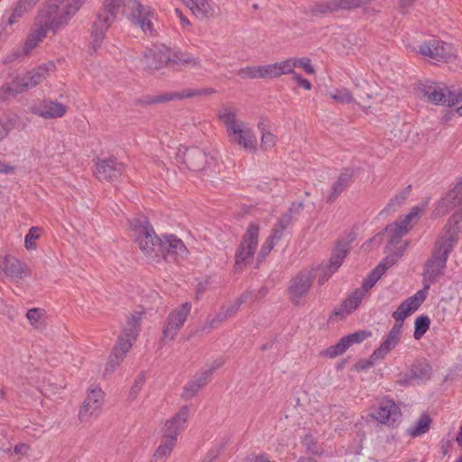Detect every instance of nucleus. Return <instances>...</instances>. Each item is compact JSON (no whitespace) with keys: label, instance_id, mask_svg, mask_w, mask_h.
I'll return each instance as SVG.
<instances>
[{"label":"nucleus","instance_id":"39","mask_svg":"<svg viewBox=\"0 0 462 462\" xmlns=\"http://www.w3.org/2000/svg\"><path fill=\"white\" fill-rule=\"evenodd\" d=\"M273 67V78H279L282 75L291 74L293 76L295 69L294 58H290L280 62L272 64Z\"/></svg>","mask_w":462,"mask_h":462},{"label":"nucleus","instance_id":"57","mask_svg":"<svg viewBox=\"0 0 462 462\" xmlns=\"http://www.w3.org/2000/svg\"><path fill=\"white\" fill-rule=\"evenodd\" d=\"M280 241V239L274 237L272 234L265 239L264 243L263 244L260 252L259 256L262 259H264L270 252L273 249L274 245Z\"/></svg>","mask_w":462,"mask_h":462},{"label":"nucleus","instance_id":"56","mask_svg":"<svg viewBox=\"0 0 462 462\" xmlns=\"http://www.w3.org/2000/svg\"><path fill=\"white\" fill-rule=\"evenodd\" d=\"M40 236V228L37 226H32L29 229L28 234L24 238V245L26 249L32 250L36 248L35 240Z\"/></svg>","mask_w":462,"mask_h":462},{"label":"nucleus","instance_id":"14","mask_svg":"<svg viewBox=\"0 0 462 462\" xmlns=\"http://www.w3.org/2000/svg\"><path fill=\"white\" fill-rule=\"evenodd\" d=\"M419 52L434 62H446L452 55L451 46L436 38L424 41L419 46Z\"/></svg>","mask_w":462,"mask_h":462},{"label":"nucleus","instance_id":"6","mask_svg":"<svg viewBox=\"0 0 462 462\" xmlns=\"http://www.w3.org/2000/svg\"><path fill=\"white\" fill-rule=\"evenodd\" d=\"M462 233V215L453 214L438 235L431 254L448 261Z\"/></svg>","mask_w":462,"mask_h":462},{"label":"nucleus","instance_id":"62","mask_svg":"<svg viewBox=\"0 0 462 462\" xmlns=\"http://www.w3.org/2000/svg\"><path fill=\"white\" fill-rule=\"evenodd\" d=\"M237 75L245 79H256L255 66L242 68L237 71Z\"/></svg>","mask_w":462,"mask_h":462},{"label":"nucleus","instance_id":"3","mask_svg":"<svg viewBox=\"0 0 462 462\" xmlns=\"http://www.w3.org/2000/svg\"><path fill=\"white\" fill-rule=\"evenodd\" d=\"M143 314V311H134L127 318L125 327L119 336L117 343L113 349V353L106 365L105 374L114 373L132 348L133 344L136 341L139 335L140 324Z\"/></svg>","mask_w":462,"mask_h":462},{"label":"nucleus","instance_id":"37","mask_svg":"<svg viewBox=\"0 0 462 462\" xmlns=\"http://www.w3.org/2000/svg\"><path fill=\"white\" fill-rule=\"evenodd\" d=\"M175 440L170 438H164L162 436V440L158 448L155 449L153 453V462H164L165 459L171 455L173 450V448L176 445Z\"/></svg>","mask_w":462,"mask_h":462},{"label":"nucleus","instance_id":"47","mask_svg":"<svg viewBox=\"0 0 462 462\" xmlns=\"http://www.w3.org/2000/svg\"><path fill=\"white\" fill-rule=\"evenodd\" d=\"M370 4V0H336L337 11H351Z\"/></svg>","mask_w":462,"mask_h":462},{"label":"nucleus","instance_id":"13","mask_svg":"<svg viewBox=\"0 0 462 462\" xmlns=\"http://www.w3.org/2000/svg\"><path fill=\"white\" fill-rule=\"evenodd\" d=\"M453 209H457L455 214L462 215V180L437 203L432 217H443Z\"/></svg>","mask_w":462,"mask_h":462},{"label":"nucleus","instance_id":"25","mask_svg":"<svg viewBox=\"0 0 462 462\" xmlns=\"http://www.w3.org/2000/svg\"><path fill=\"white\" fill-rule=\"evenodd\" d=\"M401 337L402 328H399V325H393L388 332L385 339L372 354V358L383 359L384 356L398 345Z\"/></svg>","mask_w":462,"mask_h":462},{"label":"nucleus","instance_id":"22","mask_svg":"<svg viewBox=\"0 0 462 462\" xmlns=\"http://www.w3.org/2000/svg\"><path fill=\"white\" fill-rule=\"evenodd\" d=\"M68 111L67 106L62 103L45 99L32 108V112L44 119H56L62 117Z\"/></svg>","mask_w":462,"mask_h":462},{"label":"nucleus","instance_id":"8","mask_svg":"<svg viewBox=\"0 0 462 462\" xmlns=\"http://www.w3.org/2000/svg\"><path fill=\"white\" fill-rule=\"evenodd\" d=\"M260 227L257 224L251 223L243 236L241 244L235 256V271H242L253 258L258 245Z\"/></svg>","mask_w":462,"mask_h":462},{"label":"nucleus","instance_id":"64","mask_svg":"<svg viewBox=\"0 0 462 462\" xmlns=\"http://www.w3.org/2000/svg\"><path fill=\"white\" fill-rule=\"evenodd\" d=\"M144 382H145L144 374H139L132 386L131 393L134 395H137L138 393L141 391L143 385L144 384Z\"/></svg>","mask_w":462,"mask_h":462},{"label":"nucleus","instance_id":"10","mask_svg":"<svg viewBox=\"0 0 462 462\" xmlns=\"http://www.w3.org/2000/svg\"><path fill=\"white\" fill-rule=\"evenodd\" d=\"M123 14L133 24L140 27L144 33L152 32V12L150 6L142 5L138 0H128L124 5Z\"/></svg>","mask_w":462,"mask_h":462},{"label":"nucleus","instance_id":"40","mask_svg":"<svg viewBox=\"0 0 462 462\" xmlns=\"http://www.w3.org/2000/svg\"><path fill=\"white\" fill-rule=\"evenodd\" d=\"M45 315L43 309L32 308L27 311L26 318L34 328L42 329L45 327Z\"/></svg>","mask_w":462,"mask_h":462},{"label":"nucleus","instance_id":"61","mask_svg":"<svg viewBox=\"0 0 462 462\" xmlns=\"http://www.w3.org/2000/svg\"><path fill=\"white\" fill-rule=\"evenodd\" d=\"M256 79H273L272 64L255 66Z\"/></svg>","mask_w":462,"mask_h":462},{"label":"nucleus","instance_id":"12","mask_svg":"<svg viewBox=\"0 0 462 462\" xmlns=\"http://www.w3.org/2000/svg\"><path fill=\"white\" fill-rule=\"evenodd\" d=\"M105 393L98 386H92L88 390L87 397L79 411V420L81 422L89 421L97 417L104 403Z\"/></svg>","mask_w":462,"mask_h":462},{"label":"nucleus","instance_id":"5","mask_svg":"<svg viewBox=\"0 0 462 462\" xmlns=\"http://www.w3.org/2000/svg\"><path fill=\"white\" fill-rule=\"evenodd\" d=\"M125 0H104L102 7L97 14L93 23L90 52H95L101 46L106 33L115 23L120 8L125 5Z\"/></svg>","mask_w":462,"mask_h":462},{"label":"nucleus","instance_id":"46","mask_svg":"<svg viewBox=\"0 0 462 462\" xmlns=\"http://www.w3.org/2000/svg\"><path fill=\"white\" fill-rule=\"evenodd\" d=\"M409 188L410 187H408L407 189H405L402 190L401 192H399L398 194H396L388 202V204L384 208L383 211H385V212L396 211L397 208H399L401 206H402L410 194Z\"/></svg>","mask_w":462,"mask_h":462},{"label":"nucleus","instance_id":"27","mask_svg":"<svg viewBox=\"0 0 462 462\" xmlns=\"http://www.w3.org/2000/svg\"><path fill=\"white\" fill-rule=\"evenodd\" d=\"M354 172L350 169H345L333 182L327 196V202L333 203L340 194L352 183Z\"/></svg>","mask_w":462,"mask_h":462},{"label":"nucleus","instance_id":"1","mask_svg":"<svg viewBox=\"0 0 462 462\" xmlns=\"http://www.w3.org/2000/svg\"><path fill=\"white\" fill-rule=\"evenodd\" d=\"M238 110L231 105H223L217 109V117L225 125L226 135L231 143L245 150L255 152L258 142L249 124L237 119Z\"/></svg>","mask_w":462,"mask_h":462},{"label":"nucleus","instance_id":"17","mask_svg":"<svg viewBox=\"0 0 462 462\" xmlns=\"http://www.w3.org/2000/svg\"><path fill=\"white\" fill-rule=\"evenodd\" d=\"M409 242L406 241L402 248L398 250V252H395L393 256H387L385 259H383V261L381 262L364 280L362 287L358 290L364 291V294L366 295L369 290H371L375 285L383 273L394 263L396 259L402 255L403 251L407 248Z\"/></svg>","mask_w":462,"mask_h":462},{"label":"nucleus","instance_id":"38","mask_svg":"<svg viewBox=\"0 0 462 462\" xmlns=\"http://www.w3.org/2000/svg\"><path fill=\"white\" fill-rule=\"evenodd\" d=\"M292 222V208H290L286 212L282 213L277 223L273 226L271 234L278 239H282L284 230L291 226Z\"/></svg>","mask_w":462,"mask_h":462},{"label":"nucleus","instance_id":"19","mask_svg":"<svg viewBox=\"0 0 462 462\" xmlns=\"http://www.w3.org/2000/svg\"><path fill=\"white\" fill-rule=\"evenodd\" d=\"M125 171V165L114 157L98 159L96 162L95 174L99 180L113 181L118 179Z\"/></svg>","mask_w":462,"mask_h":462},{"label":"nucleus","instance_id":"30","mask_svg":"<svg viewBox=\"0 0 462 462\" xmlns=\"http://www.w3.org/2000/svg\"><path fill=\"white\" fill-rule=\"evenodd\" d=\"M55 69L52 62L42 64L32 70L24 74L29 88H32L42 82L50 74L51 70Z\"/></svg>","mask_w":462,"mask_h":462},{"label":"nucleus","instance_id":"34","mask_svg":"<svg viewBox=\"0 0 462 462\" xmlns=\"http://www.w3.org/2000/svg\"><path fill=\"white\" fill-rule=\"evenodd\" d=\"M40 0H19L13 8L12 14L7 20L9 26L16 23L26 13L32 10Z\"/></svg>","mask_w":462,"mask_h":462},{"label":"nucleus","instance_id":"49","mask_svg":"<svg viewBox=\"0 0 462 462\" xmlns=\"http://www.w3.org/2000/svg\"><path fill=\"white\" fill-rule=\"evenodd\" d=\"M430 320L428 316H420L416 318L414 325L415 330L413 337L415 339H420L427 332L430 328Z\"/></svg>","mask_w":462,"mask_h":462},{"label":"nucleus","instance_id":"60","mask_svg":"<svg viewBox=\"0 0 462 462\" xmlns=\"http://www.w3.org/2000/svg\"><path fill=\"white\" fill-rule=\"evenodd\" d=\"M211 377L210 371H202L201 373L196 374L191 381L196 383V384L200 387V389L204 388L208 383L209 382Z\"/></svg>","mask_w":462,"mask_h":462},{"label":"nucleus","instance_id":"29","mask_svg":"<svg viewBox=\"0 0 462 462\" xmlns=\"http://www.w3.org/2000/svg\"><path fill=\"white\" fill-rule=\"evenodd\" d=\"M184 163L191 171H200L207 162L206 153L199 148L186 149L183 153Z\"/></svg>","mask_w":462,"mask_h":462},{"label":"nucleus","instance_id":"11","mask_svg":"<svg viewBox=\"0 0 462 462\" xmlns=\"http://www.w3.org/2000/svg\"><path fill=\"white\" fill-rule=\"evenodd\" d=\"M191 311V303L184 302L168 315L162 331V341H172L184 326Z\"/></svg>","mask_w":462,"mask_h":462},{"label":"nucleus","instance_id":"48","mask_svg":"<svg viewBox=\"0 0 462 462\" xmlns=\"http://www.w3.org/2000/svg\"><path fill=\"white\" fill-rule=\"evenodd\" d=\"M315 14H328L337 12L336 0H325L315 4L311 9Z\"/></svg>","mask_w":462,"mask_h":462},{"label":"nucleus","instance_id":"58","mask_svg":"<svg viewBox=\"0 0 462 462\" xmlns=\"http://www.w3.org/2000/svg\"><path fill=\"white\" fill-rule=\"evenodd\" d=\"M295 68L302 69L307 74L313 75L315 73V69L311 64V60L310 58L302 57V58H294Z\"/></svg>","mask_w":462,"mask_h":462},{"label":"nucleus","instance_id":"35","mask_svg":"<svg viewBox=\"0 0 462 462\" xmlns=\"http://www.w3.org/2000/svg\"><path fill=\"white\" fill-rule=\"evenodd\" d=\"M364 291L356 289L346 300L343 301L340 308L335 311L336 315L349 314L360 305L364 297Z\"/></svg>","mask_w":462,"mask_h":462},{"label":"nucleus","instance_id":"53","mask_svg":"<svg viewBox=\"0 0 462 462\" xmlns=\"http://www.w3.org/2000/svg\"><path fill=\"white\" fill-rule=\"evenodd\" d=\"M262 133L261 136V148L263 150H270L276 145L277 137L271 132L265 130L263 127L259 125Z\"/></svg>","mask_w":462,"mask_h":462},{"label":"nucleus","instance_id":"15","mask_svg":"<svg viewBox=\"0 0 462 462\" xmlns=\"http://www.w3.org/2000/svg\"><path fill=\"white\" fill-rule=\"evenodd\" d=\"M447 262L433 254L425 262L422 273L423 288L420 291H425L426 295H428L430 285L439 282L444 275Z\"/></svg>","mask_w":462,"mask_h":462},{"label":"nucleus","instance_id":"28","mask_svg":"<svg viewBox=\"0 0 462 462\" xmlns=\"http://www.w3.org/2000/svg\"><path fill=\"white\" fill-rule=\"evenodd\" d=\"M420 91L424 97L435 105H445V85L436 82L422 84Z\"/></svg>","mask_w":462,"mask_h":462},{"label":"nucleus","instance_id":"55","mask_svg":"<svg viewBox=\"0 0 462 462\" xmlns=\"http://www.w3.org/2000/svg\"><path fill=\"white\" fill-rule=\"evenodd\" d=\"M244 301L245 300L243 299V297H239L236 299L233 302L229 303L226 306H223L220 309V311L225 316L226 320L229 318L233 317L238 311Z\"/></svg>","mask_w":462,"mask_h":462},{"label":"nucleus","instance_id":"36","mask_svg":"<svg viewBox=\"0 0 462 462\" xmlns=\"http://www.w3.org/2000/svg\"><path fill=\"white\" fill-rule=\"evenodd\" d=\"M431 422L432 420L430 415L423 413L414 425L407 429V434L411 438L420 437L430 430Z\"/></svg>","mask_w":462,"mask_h":462},{"label":"nucleus","instance_id":"31","mask_svg":"<svg viewBox=\"0 0 462 462\" xmlns=\"http://www.w3.org/2000/svg\"><path fill=\"white\" fill-rule=\"evenodd\" d=\"M189 9L199 20H210L216 16V8L209 0H198Z\"/></svg>","mask_w":462,"mask_h":462},{"label":"nucleus","instance_id":"51","mask_svg":"<svg viewBox=\"0 0 462 462\" xmlns=\"http://www.w3.org/2000/svg\"><path fill=\"white\" fill-rule=\"evenodd\" d=\"M85 0H67L62 7V13L70 20L79 11Z\"/></svg>","mask_w":462,"mask_h":462},{"label":"nucleus","instance_id":"52","mask_svg":"<svg viewBox=\"0 0 462 462\" xmlns=\"http://www.w3.org/2000/svg\"><path fill=\"white\" fill-rule=\"evenodd\" d=\"M85 0H67L62 7V13L70 20L79 11Z\"/></svg>","mask_w":462,"mask_h":462},{"label":"nucleus","instance_id":"33","mask_svg":"<svg viewBox=\"0 0 462 462\" xmlns=\"http://www.w3.org/2000/svg\"><path fill=\"white\" fill-rule=\"evenodd\" d=\"M171 63L188 69H196L201 68L200 60L190 53L185 51L171 53Z\"/></svg>","mask_w":462,"mask_h":462},{"label":"nucleus","instance_id":"4","mask_svg":"<svg viewBox=\"0 0 462 462\" xmlns=\"http://www.w3.org/2000/svg\"><path fill=\"white\" fill-rule=\"evenodd\" d=\"M131 226L136 233V242L140 250L152 262L161 263L164 252L162 240L156 236L147 219L145 217L134 218L131 222Z\"/></svg>","mask_w":462,"mask_h":462},{"label":"nucleus","instance_id":"50","mask_svg":"<svg viewBox=\"0 0 462 462\" xmlns=\"http://www.w3.org/2000/svg\"><path fill=\"white\" fill-rule=\"evenodd\" d=\"M348 348L349 347H348L347 344L346 343L344 337H341L340 340L337 344L327 348L323 352V355L325 356L333 358V357H336L337 356L344 354Z\"/></svg>","mask_w":462,"mask_h":462},{"label":"nucleus","instance_id":"2","mask_svg":"<svg viewBox=\"0 0 462 462\" xmlns=\"http://www.w3.org/2000/svg\"><path fill=\"white\" fill-rule=\"evenodd\" d=\"M69 22V19L62 12L59 14V5L44 4L35 18L36 28L28 35L24 42V53L28 54L32 51L46 37L49 31L56 32Z\"/></svg>","mask_w":462,"mask_h":462},{"label":"nucleus","instance_id":"45","mask_svg":"<svg viewBox=\"0 0 462 462\" xmlns=\"http://www.w3.org/2000/svg\"><path fill=\"white\" fill-rule=\"evenodd\" d=\"M327 96L340 104H350L354 101L352 93L345 88L327 91Z\"/></svg>","mask_w":462,"mask_h":462},{"label":"nucleus","instance_id":"21","mask_svg":"<svg viewBox=\"0 0 462 462\" xmlns=\"http://www.w3.org/2000/svg\"><path fill=\"white\" fill-rule=\"evenodd\" d=\"M372 417L381 424L393 426L402 417L398 405L392 400H383Z\"/></svg>","mask_w":462,"mask_h":462},{"label":"nucleus","instance_id":"42","mask_svg":"<svg viewBox=\"0 0 462 462\" xmlns=\"http://www.w3.org/2000/svg\"><path fill=\"white\" fill-rule=\"evenodd\" d=\"M409 373L411 378L427 379L430 375L431 367L425 362H417L411 366Z\"/></svg>","mask_w":462,"mask_h":462},{"label":"nucleus","instance_id":"24","mask_svg":"<svg viewBox=\"0 0 462 462\" xmlns=\"http://www.w3.org/2000/svg\"><path fill=\"white\" fill-rule=\"evenodd\" d=\"M163 254L162 260L169 261L170 258L176 261L178 258H185L188 254V250L183 242L175 236H167L162 240Z\"/></svg>","mask_w":462,"mask_h":462},{"label":"nucleus","instance_id":"23","mask_svg":"<svg viewBox=\"0 0 462 462\" xmlns=\"http://www.w3.org/2000/svg\"><path fill=\"white\" fill-rule=\"evenodd\" d=\"M143 62L149 70H157L171 62V51L165 47L149 49L143 54Z\"/></svg>","mask_w":462,"mask_h":462},{"label":"nucleus","instance_id":"63","mask_svg":"<svg viewBox=\"0 0 462 462\" xmlns=\"http://www.w3.org/2000/svg\"><path fill=\"white\" fill-rule=\"evenodd\" d=\"M13 129V123L9 120L1 121L0 120V141L4 140L9 134L10 131Z\"/></svg>","mask_w":462,"mask_h":462},{"label":"nucleus","instance_id":"26","mask_svg":"<svg viewBox=\"0 0 462 462\" xmlns=\"http://www.w3.org/2000/svg\"><path fill=\"white\" fill-rule=\"evenodd\" d=\"M0 264L3 272L11 278L23 279L29 275L27 265L12 255H5Z\"/></svg>","mask_w":462,"mask_h":462},{"label":"nucleus","instance_id":"44","mask_svg":"<svg viewBox=\"0 0 462 462\" xmlns=\"http://www.w3.org/2000/svg\"><path fill=\"white\" fill-rule=\"evenodd\" d=\"M225 316L219 310L215 315L208 316L205 323L201 326L199 330L204 333H209L211 330L217 328L220 324L226 321Z\"/></svg>","mask_w":462,"mask_h":462},{"label":"nucleus","instance_id":"18","mask_svg":"<svg viewBox=\"0 0 462 462\" xmlns=\"http://www.w3.org/2000/svg\"><path fill=\"white\" fill-rule=\"evenodd\" d=\"M426 298L425 291H418L414 295L402 302L392 315L395 320L394 325H399V328H402L406 318L417 310Z\"/></svg>","mask_w":462,"mask_h":462},{"label":"nucleus","instance_id":"20","mask_svg":"<svg viewBox=\"0 0 462 462\" xmlns=\"http://www.w3.org/2000/svg\"><path fill=\"white\" fill-rule=\"evenodd\" d=\"M189 414V406H182L172 418L166 420L163 428V437L177 441L178 435L186 428Z\"/></svg>","mask_w":462,"mask_h":462},{"label":"nucleus","instance_id":"7","mask_svg":"<svg viewBox=\"0 0 462 462\" xmlns=\"http://www.w3.org/2000/svg\"><path fill=\"white\" fill-rule=\"evenodd\" d=\"M424 212V205L414 206L408 214L400 217L397 221L388 225L386 232L390 236L389 244L393 246L399 244L401 239L413 228L416 223H418Z\"/></svg>","mask_w":462,"mask_h":462},{"label":"nucleus","instance_id":"41","mask_svg":"<svg viewBox=\"0 0 462 462\" xmlns=\"http://www.w3.org/2000/svg\"><path fill=\"white\" fill-rule=\"evenodd\" d=\"M27 89H29V86L24 75L14 78L11 82L5 86V91L12 96L23 93Z\"/></svg>","mask_w":462,"mask_h":462},{"label":"nucleus","instance_id":"32","mask_svg":"<svg viewBox=\"0 0 462 462\" xmlns=\"http://www.w3.org/2000/svg\"><path fill=\"white\" fill-rule=\"evenodd\" d=\"M348 252L347 245H339L333 251L329 259V264L328 265V273L322 279L319 280V283H322L328 276L335 273L342 264Z\"/></svg>","mask_w":462,"mask_h":462},{"label":"nucleus","instance_id":"9","mask_svg":"<svg viewBox=\"0 0 462 462\" xmlns=\"http://www.w3.org/2000/svg\"><path fill=\"white\" fill-rule=\"evenodd\" d=\"M216 90L212 88H186L181 91L164 92L156 95H147L139 98L137 104L142 106H151L162 104L170 101L182 100L199 96H208L215 94Z\"/></svg>","mask_w":462,"mask_h":462},{"label":"nucleus","instance_id":"16","mask_svg":"<svg viewBox=\"0 0 462 462\" xmlns=\"http://www.w3.org/2000/svg\"><path fill=\"white\" fill-rule=\"evenodd\" d=\"M312 282V275L308 271L300 272L291 280L288 294L292 303L295 305L300 303V300L308 294Z\"/></svg>","mask_w":462,"mask_h":462},{"label":"nucleus","instance_id":"43","mask_svg":"<svg viewBox=\"0 0 462 462\" xmlns=\"http://www.w3.org/2000/svg\"><path fill=\"white\" fill-rule=\"evenodd\" d=\"M462 102V88L445 85V105L454 106Z\"/></svg>","mask_w":462,"mask_h":462},{"label":"nucleus","instance_id":"59","mask_svg":"<svg viewBox=\"0 0 462 462\" xmlns=\"http://www.w3.org/2000/svg\"><path fill=\"white\" fill-rule=\"evenodd\" d=\"M200 387H199L196 383L193 381H189L184 387L183 392L181 393V398L185 401L192 399L199 391Z\"/></svg>","mask_w":462,"mask_h":462},{"label":"nucleus","instance_id":"54","mask_svg":"<svg viewBox=\"0 0 462 462\" xmlns=\"http://www.w3.org/2000/svg\"><path fill=\"white\" fill-rule=\"evenodd\" d=\"M372 336V332L368 330H359L357 332L346 335L344 337L348 347L354 344H359Z\"/></svg>","mask_w":462,"mask_h":462}]
</instances>
